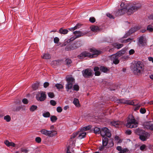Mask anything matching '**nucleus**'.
I'll use <instances>...</instances> for the list:
<instances>
[{"mask_svg":"<svg viewBox=\"0 0 153 153\" xmlns=\"http://www.w3.org/2000/svg\"><path fill=\"white\" fill-rule=\"evenodd\" d=\"M51 120L53 122H54L57 120V117L55 116H52L51 117Z\"/></svg>","mask_w":153,"mask_h":153,"instance_id":"nucleus-37","label":"nucleus"},{"mask_svg":"<svg viewBox=\"0 0 153 153\" xmlns=\"http://www.w3.org/2000/svg\"><path fill=\"white\" fill-rule=\"evenodd\" d=\"M55 87L59 90L63 88V86L62 84L59 83L56 84L55 85Z\"/></svg>","mask_w":153,"mask_h":153,"instance_id":"nucleus-34","label":"nucleus"},{"mask_svg":"<svg viewBox=\"0 0 153 153\" xmlns=\"http://www.w3.org/2000/svg\"><path fill=\"white\" fill-rule=\"evenodd\" d=\"M107 16L109 17L110 19H113V16L109 13H108L107 14Z\"/></svg>","mask_w":153,"mask_h":153,"instance_id":"nucleus-61","label":"nucleus"},{"mask_svg":"<svg viewBox=\"0 0 153 153\" xmlns=\"http://www.w3.org/2000/svg\"><path fill=\"white\" fill-rule=\"evenodd\" d=\"M84 35V34L82 33H80L79 34H78L77 35H76L75 36L72 37L70 39L71 40H73L75 39L80 37L81 36H83Z\"/></svg>","mask_w":153,"mask_h":153,"instance_id":"nucleus-28","label":"nucleus"},{"mask_svg":"<svg viewBox=\"0 0 153 153\" xmlns=\"http://www.w3.org/2000/svg\"><path fill=\"white\" fill-rule=\"evenodd\" d=\"M117 102L118 103L126 104L129 105H134V102L133 101L126 100L124 99H117Z\"/></svg>","mask_w":153,"mask_h":153,"instance_id":"nucleus-12","label":"nucleus"},{"mask_svg":"<svg viewBox=\"0 0 153 153\" xmlns=\"http://www.w3.org/2000/svg\"><path fill=\"white\" fill-rule=\"evenodd\" d=\"M28 151L25 149L22 148L20 149V153L24 152V153H27Z\"/></svg>","mask_w":153,"mask_h":153,"instance_id":"nucleus-44","label":"nucleus"},{"mask_svg":"<svg viewBox=\"0 0 153 153\" xmlns=\"http://www.w3.org/2000/svg\"><path fill=\"white\" fill-rule=\"evenodd\" d=\"M22 102L24 104H27L28 103V101L27 99L24 98L22 100Z\"/></svg>","mask_w":153,"mask_h":153,"instance_id":"nucleus-56","label":"nucleus"},{"mask_svg":"<svg viewBox=\"0 0 153 153\" xmlns=\"http://www.w3.org/2000/svg\"><path fill=\"white\" fill-rule=\"evenodd\" d=\"M138 125V122L135 119L134 117L132 115H129L126 124V127L130 128H135Z\"/></svg>","mask_w":153,"mask_h":153,"instance_id":"nucleus-3","label":"nucleus"},{"mask_svg":"<svg viewBox=\"0 0 153 153\" xmlns=\"http://www.w3.org/2000/svg\"><path fill=\"white\" fill-rule=\"evenodd\" d=\"M144 38L143 36H141L139 38L138 44L140 46H143L145 45V43L143 42Z\"/></svg>","mask_w":153,"mask_h":153,"instance_id":"nucleus-17","label":"nucleus"},{"mask_svg":"<svg viewBox=\"0 0 153 153\" xmlns=\"http://www.w3.org/2000/svg\"><path fill=\"white\" fill-rule=\"evenodd\" d=\"M91 126L89 125L87 126H85L81 128L80 129V130L81 131L84 132L85 131L89 130L91 128Z\"/></svg>","mask_w":153,"mask_h":153,"instance_id":"nucleus-26","label":"nucleus"},{"mask_svg":"<svg viewBox=\"0 0 153 153\" xmlns=\"http://www.w3.org/2000/svg\"><path fill=\"white\" fill-rule=\"evenodd\" d=\"M101 135L102 137L106 136L110 137L111 136L110 131L106 127H103L101 129Z\"/></svg>","mask_w":153,"mask_h":153,"instance_id":"nucleus-9","label":"nucleus"},{"mask_svg":"<svg viewBox=\"0 0 153 153\" xmlns=\"http://www.w3.org/2000/svg\"><path fill=\"white\" fill-rule=\"evenodd\" d=\"M59 41V39L57 37H55L54 39V42L55 43H57Z\"/></svg>","mask_w":153,"mask_h":153,"instance_id":"nucleus-55","label":"nucleus"},{"mask_svg":"<svg viewBox=\"0 0 153 153\" xmlns=\"http://www.w3.org/2000/svg\"><path fill=\"white\" fill-rule=\"evenodd\" d=\"M35 141L36 142L39 143L41 142V139L39 137H37L36 138Z\"/></svg>","mask_w":153,"mask_h":153,"instance_id":"nucleus-51","label":"nucleus"},{"mask_svg":"<svg viewBox=\"0 0 153 153\" xmlns=\"http://www.w3.org/2000/svg\"><path fill=\"white\" fill-rule=\"evenodd\" d=\"M90 51L91 52L92 54L86 51L83 52L78 56V58L82 59L87 57H93L94 56V55L99 54L102 52L101 51L97 50L95 48L90 49Z\"/></svg>","mask_w":153,"mask_h":153,"instance_id":"nucleus-2","label":"nucleus"},{"mask_svg":"<svg viewBox=\"0 0 153 153\" xmlns=\"http://www.w3.org/2000/svg\"><path fill=\"white\" fill-rule=\"evenodd\" d=\"M86 135V133L85 132L81 131V130L79 131H78V136L77 138L79 139H82L85 137Z\"/></svg>","mask_w":153,"mask_h":153,"instance_id":"nucleus-16","label":"nucleus"},{"mask_svg":"<svg viewBox=\"0 0 153 153\" xmlns=\"http://www.w3.org/2000/svg\"><path fill=\"white\" fill-rule=\"evenodd\" d=\"M80 27V25L79 24H78L76 25L74 27L71 28L69 29V30L74 31L76 29Z\"/></svg>","mask_w":153,"mask_h":153,"instance_id":"nucleus-30","label":"nucleus"},{"mask_svg":"<svg viewBox=\"0 0 153 153\" xmlns=\"http://www.w3.org/2000/svg\"><path fill=\"white\" fill-rule=\"evenodd\" d=\"M73 45L75 49L79 47L81 45V42L80 41H77L74 44H73Z\"/></svg>","mask_w":153,"mask_h":153,"instance_id":"nucleus-21","label":"nucleus"},{"mask_svg":"<svg viewBox=\"0 0 153 153\" xmlns=\"http://www.w3.org/2000/svg\"><path fill=\"white\" fill-rule=\"evenodd\" d=\"M39 87V84L38 83H34L32 85V88L33 90H36Z\"/></svg>","mask_w":153,"mask_h":153,"instance_id":"nucleus-38","label":"nucleus"},{"mask_svg":"<svg viewBox=\"0 0 153 153\" xmlns=\"http://www.w3.org/2000/svg\"><path fill=\"white\" fill-rule=\"evenodd\" d=\"M141 7L140 4L135 2H131L128 4L125 7L118 10L117 13L118 16H121L126 13L128 15H129L137 10Z\"/></svg>","mask_w":153,"mask_h":153,"instance_id":"nucleus-1","label":"nucleus"},{"mask_svg":"<svg viewBox=\"0 0 153 153\" xmlns=\"http://www.w3.org/2000/svg\"><path fill=\"white\" fill-rule=\"evenodd\" d=\"M116 149L120 152H121L122 150V147L121 146H117L116 148Z\"/></svg>","mask_w":153,"mask_h":153,"instance_id":"nucleus-58","label":"nucleus"},{"mask_svg":"<svg viewBox=\"0 0 153 153\" xmlns=\"http://www.w3.org/2000/svg\"><path fill=\"white\" fill-rule=\"evenodd\" d=\"M134 52V51L133 49H131L129 51V53L130 55H132L133 54Z\"/></svg>","mask_w":153,"mask_h":153,"instance_id":"nucleus-60","label":"nucleus"},{"mask_svg":"<svg viewBox=\"0 0 153 153\" xmlns=\"http://www.w3.org/2000/svg\"><path fill=\"white\" fill-rule=\"evenodd\" d=\"M66 62L67 65L69 66L72 62L71 60L69 59H66Z\"/></svg>","mask_w":153,"mask_h":153,"instance_id":"nucleus-53","label":"nucleus"},{"mask_svg":"<svg viewBox=\"0 0 153 153\" xmlns=\"http://www.w3.org/2000/svg\"><path fill=\"white\" fill-rule=\"evenodd\" d=\"M140 28V26H136L131 28L129 31L126 33L125 35L124 36V38H126L128 36L130 35L132 33H134Z\"/></svg>","mask_w":153,"mask_h":153,"instance_id":"nucleus-11","label":"nucleus"},{"mask_svg":"<svg viewBox=\"0 0 153 153\" xmlns=\"http://www.w3.org/2000/svg\"><path fill=\"white\" fill-rule=\"evenodd\" d=\"M135 133L139 136V138L143 141H146L150 136L149 134L139 128L135 130Z\"/></svg>","mask_w":153,"mask_h":153,"instance_id":"nucleus-5","label":"nucleus"},{"mask_svg":"<svg viewBox=\"0 0 153 153\" xmlns=\"http://www.w3.org/2000/svg\"><path fill=\"white\" fill-rule=\"evenodd\" d=\"M133 105H135V106L134 108V110L136 111L138 110L140 107V105L139 104H137L136 105H135L134 104Z\"/></svg>","mask_w":153,"mask_h":153,"instance_id":"nucleus-40","label":"nucleus"},{"mask_svg":"<svg viewBox=\"0 0 153 153\" xmlns=\"http://www.w3.org/2000/svg\"><path fill=\"white\" fill-rule=\"evenodd\" d=\"M68 32V30L67 29L61 28L59 30V33L61 34H65L67 33Z\"/></svg>","mask_w":153,"mask_h":153,"instance_id":"nucleus-29","label":"nucleus"},{"mask_svg":"<svg viewBox=\"0 0 153 153\" xmlns=\"http://www.w3.org/2000/svg\"><path fill=\"white\" fill-rule=\"evenodd\" d=\"M108 139L107 137H103L102 139V144L103 146H106L107 145Z\"/></svg>","mask_w":153,"mask_h":153,"instance_id":"nucleus-19","label":"nucleus"},{"mask_svg":"<svg viewBox=\"0 0 153 153\" xmlns=\"http://www.w3.org/2000/svg\"><path fill=\"white\" fill-rule=\"evenodd\" d=\"M119 153H130V152L128 149L124 148L121 151L119 152Z\"/></svg>","mask_w":153,"mask_h":153,"instance_id":"nucleus-35","label":"nucleus"},{"mask_svg":"<svg viewBox=\"0 0 153 153\" xmlns=\"http://www.w3.org/2000/svg\"><path fill=\"white\" fill-rule=\"evenodd\" d=\"M50 103L51 105L53 106H55L56 103V102L55 100H50Z\"/></svg>","mask_w":153,"mask_h":153,"instance_id":"nucleus-50","label":"nucleus"},{"mask_svg":"<svg viewBox=\"0 0 153 153\" xmlns=\"http://www.w3.org/2000/svg\"><path fill=\"white\" fill-rule=\"evenodd\" d=\"M147 30H148L150 32H152L153 30L152 27L150 25H148L147 27Z\"/></svg>","mask_w":153,"mask_h":153,"instance_id":"nucleus-45","label":"nucleus"},{"mask_svg":"<svg viewBox=\"0 0 153 153\" xmlns=\"http://www.w3.org/2000/svg\"><path fill=\"white\" fill-rule=\"evenodd\" d=\"M95 76H99L100 75V72L99 71H95Z\"/></svg>","mask_w":153,"mask_h":153,"instance_id":"nucleus-63","label":"nucleus"},{"mask_svg":"<svg viewBox=\"0 0 153 153\" xmlns=\"http://www.w3.org/2000/svg\"><path fill=\"white\" fill-rule=\"evenodd\" d=\"M48 97L51 98H53L54 96V93L53 92H49L48 93Z\"/></svg>","mask_w":153,"mask_h":153,"instance_id":"nucleus-46","label":"nucleus"},{"mask_svg":"<svg viewBox=\"0 0 153 153\" xmlns=\"http://www.w3.org/2000/svg\"><path fill=\"white\" fill-rule=\"evenodd\" d=\"M74 90L76 91H78L79 89V85L77 84H75L73 86Z\"/></svg>","mask_w":153,"mask_h":153,"instance_id":"nucleus-42","label":"nucleus"},{"mask_svg":"<svg viewBox=\"0 0 153 153\" xmlns=\"http://www.w3.org/2000/svg\"><path fill=\"white\" fill-rule=\"evenodd\" d=\"M4 143L5 144L8 146H12L13 147H15V144L12 142H10L7 140H5Z\"/></svg>","mask_w":153,"mask_h":153,"instance_id":"nucleus-18","label":"nucleus"},{"mask_svg":"<svg viewBox=\"0 0 153 153\" xmlns=\"http://www.w3.org/2000/svg\"><path fill=\"white\" fill-rule=\"evenodd\" d=\"M114 141L118 143H120L122 142V140L120 139L119 137L118 136H116L115 137Z\"/></svg>","mask_w":153,"mask_h":153,"instance_id":"nucleus-31","label":"nucleus"},{"mask_svg":"<svg viewBox=\"0 0 153 153\" xmlns=\"http://www.w3.org/2000/svg\"><path fill=\"white\" fill-rule=\"evenodd\" d=\"M91 30L94 32H97L99 30V27L96 26H91L90 27Z\"/></svg>","mask_w":153,"mask_h":153,"instance_id":"nucleus-20","label":"nucleus"},{"mask_svg":"<svg viewBox=\"0 0 153 153\" xmlns=\"http://www.w3.org/2000/svg\"><path fill=\"white\" fill-rule=\"evenodd\" d=\"M40 132L42 134L47 136L49 137H52L57 134L56 131L53 130L49 131L43 129H41Z\"/></svg>","mask_w":153,"mask_h":153,"instance_id":"nucleus-6","label":"nucleus"},{"mask_svg":"<svg viewBox=\"0 0 153 153\" xmlns=\"http://www.w3.org/2000/svg\"><path fill=\"white\" fill-rule=\"evenodd\" d=\"M133 39L132 38H128L126 40L123 41L122 42L123 43H127L129 42H130L131 40H132Z\"/></svg>","mask_w":153,"mask_h":153,"instance_id":"nucleus-52","label":"nucleus"},{"mask_svg":"<svg viewBox=\"0 0 153 153\" xmlns=\"http://www.w3.org/2000/svg\"><path fill=\"white\" fill-rule=\"evenodd\" d=\"M146 146L144 144H143L140 146V148L141 150L143 151L146 149Z\"/></svg>","mask_w":153,"mask_h":153,"instance_id":"nucleus-48","label":"nucleus"},{"mask_svg":"<svg viewBox=\"0 0 153 153\" xmlns=\"http://www.w3.org/2000/svg\"><path fill=\"white\" fill-rule=\"evenodd\" d=\"M73 103L77 107H78L79 105V102L78 100L76 98H74L73 102Z\"/></svg>","mask_w":153,"mask_h":153,"instance_id":"nucleus-32","label":"nucleus"},{"mask_svg":"<svg viewBox=\"0 0 153 153\" xmlns=\"http://www.w3.org/2000/svg\"><path fill=\"white\" fill-rule=\"evenodd\" d=\"M67 84L66 85V89L67 91L71 89L73 87V84L75 82L74 79L72 77H68L66 78Z\"/></svg>","mask_w":153,"mask_h":153,"instance_id":"nucleus-7","label":"nucleus"},{"mask_svg":"<svg viewBox=\"0 0 153 153\" xmlns=\"http://www.w3.org/2000/svg\"><path fill=\"white\" fill-rule=\"evenodd\" d=\"M42 115L45 117H49L50 116V114L48 111H45L43 113Z\"/></svg>","mask_w":153,"mask_h":153,"instance_id":"nucleus-33","label":"nucleus"},{"mask_svg":"<svg viewBox=\"0 0 153 153\" xmlns=\"http://www.w3.org/2000/svg\"><path fill=\"white\" fill-rule=\"evenodd\" d=\"M4 119L6 120L7 122H9L10 121L11 118L9 115H7L4 117Z\"/></svg>","mask_w":153,"mask_h":153,"instance_id":"nucleus-39","label":"nucleus"},{"mask_svg":"<svg viewBox=\"0 0 153 153\" xmlns=\"http://www.w3.org/2000/svg\"><path fill=\"white\" fill-rule=\"evenodd\" d=\"M144 128L145 129L153 131V124H152L150 121L146 122L144 124Z\"/></svg>","mask_w":153,"mask_h":153,"instance_id":"nucleus-13","label":"nucleus"},{"mask_svg":"<svg viewBox=\"0 0 153 153\" xmlns=\"http://www.w3.org/2000/svg\"><path fill=\"white\" fill-rule=\"evenodd\" d=\"M56 111L60 113L62 111V109L61 107H58L56 108Z\"/></svg>","mask_w":153,"mask_h":153,"instance_id":"nucleus-54","label":"nucleus"},{"mask_svg":"<svg viewBox=\"0 0 153 153\" xmlns=\"http://www.w3.org/2000/svg\"><path fill=\"white\" fill-rule=\"evenodd\" d=\"M144 70V65L142 62H137L133 68V72L135 75H139Z\"/></svg>","mask_w":153,"mask_h":153,"instance_id":"nucleus-4","label":"nucleus"},{"mask_svg":"<svg viewBox=\"0 0 153 153\" xmlns=\"http://www.w3.org/2000/svg\"><path fill=\"white\" fill-rule=\"evenodd\" d=\"M78 135V132L73 133L71 136V139H72L76 137Z\"/></svg>","mask_w":153,"mask_h":153,"instance_id":"nucleus-43","label":"nucleus"},{"mask_svg":"<svg viewBox=\"0 0 153 153\" xmlns=\"http://www.w3.org/2000/svg\"><path fill=\"white\" fill-rule=\"evenodd\" d=\"M81 33L82 32L81 31H75L73 32L76 35L79 34L80 33Z\"/></svg>","mask_w":153,"mask_h":153,"instance_id":"nucleus-62","label":"nucleus"},{"mask_svg":"<svg viewBox=\"0 0 153 153\" xmlns=\"http://www.w3.org/2000/svg\"><path fill=\"white\" fill-rule=\"evenodd\" d=\"M46 95L45 92H39L36 96V99L40 101H44L46 98Z\"/></svg>","mask_w":153,"mask_h":153,"instance_id":"nucleus-10","label":"nucleus"},{"mask_svg":"<svg viewBox=\"0 0 153 153\" xmlns=\"http://www.w3.org/2000/svg\"><path fill=\"white\" fill-rule=\"evenodd\" d=\"M42 58L45 59H49L51 58V56L48 53H43L42 56Z\"/></svg>","mask_w":153,"mask_h":153,"instance_id":"nucleus-24","label":"nucleus"},{"mask_svg":"<svg viewBox=\"0 0 153 153\" xmlns=\"http://www.w3.org/2000/svg\"><path fill=\"white\" fill-rule=\"evenodd\" d=\"M140 111L141 113L144 114L146 113V110L144 108H141Z\"/></svg>","mask_w":153,"mask_h":153,"instance_id":"nucleus-47","label":"nucleus"},{"mask_svg":"<svg viewBox=\"0 0 153 153\" xmlns=\"http://www.w3.org/2000/svg\"><path fill=\"white\" fill-rule=\"evenodd\" d=\"M119 57L117 56L114 55H112L111 56V59L113 62V63L115 64H117L119 62V60L118 59Z\"/></svg>","mask_w":153,"mask_h":153,"instance_id":"nucleus-15","label":"nucleus"},{"mask_svg":"<svg viewBox=\"0 0 153 153\" xmlns=\"http://www.w3.org/2000/svg\"><path fill=\"white\" fill-rule=\"evenodd\" d=\"M111 124L115 127H118V125L119 124V123L118 122L114 121L111 123Z\"/></svg>","mask_w":153,"mask_h":153,"instance_id":"nucleus-41","label":"nucleus"},{"mask_svg":"<svg viewBox=\"0 0 153 153\" xmlns=\"http://www.w3.org/2000/svg\"><path fill=\"white\" fill-rule=\"evenodd\" d=\"M94 133L96 134H101V130L100 129L96 127H95L94 129Z\"/></svg>","mask_w":153,"mask_h":153,"instance_id":"nucleus-27","label":"nucleus"},{"mask_svg":"<svg viewBox=\"0 0 153 153\" xmlns=\"http://www.w3.org/2000/svg\"><path fill=\"white\" fill-rule=\"evenodd\" d=\"M100 69L101 71L104 73H106L109 70L107 68L103 66H101L100 67Z\"/></svg>","mask_w":153,"mask_h":153,"instance_id":"nucleus-23","label":"nucleus"},{"mask_svg":"<svg viewBox=\"0 0 153 153\" xmlns=\"http://www.w3.org/2000/svg\"><path fill=\"white\" fill-rule=\"evenodd\" d=\"M125 53V51L122 49L121 51H119L114 55H116V56H117V57H119L122 56L123 54H124Z\"/></svg>","mask_w":153,"mask_h":153,"instance_id":"nucleus-22","label":"nucleus"},{"mask_svg":"<svg viewBox=\"0 0 153 153\" xmlns=\"http://www.w3.org/2000/svg\"><path fill=\"white\" fill-rule=\"evenodd\" d=\"M113 46L115 48L119 49L123 46V45L118 43H115L113 44Z\"/></svg>","mask_w":153,"mask_h":153,"instance_id":"nucleus-25","label":"nucleus"},{"mask_svg":"<svg viewBox=\"0 0 153 153\" xmlns=\"http://www.w3.org/2000/svg\"><path fill=\"white\" fill-rule=\"evenodd\" d=\"M125 133L128 135H130L131 133V131L129 129H128L126 131Z\"/></svg>","mask_w":153,"mask_h":153,"instance_id":"nucleus-57","label":"nucleus"},{"mask_svg":"<svg viewBox=\"0 0 153 153\" xmlns=\"http://www.w3.org/2000/svg\"><path fill=\"white\" fill-rule=\"evenodd\" d=\"M37 107L36 105H32L30 108V110L31 112H33L36 110Z\"/></svg>","mask_w":153,"mask_h":153,"instance_id":"nucleus-36","label":"nucleus"},{"mask_svg":"<svg viewBox=\"0 0 153 153\" xmlns=\"http://www.w3.org/2000/svg\"><path fill=\"white\" fill-rule=\"evenodd\" d=\"M49 85V83L47 82H45L44 84V88H46Z\"/></svg>","mask_w":153,"mask_h":153,"instance_id":"nucleus-59","label":"nucleus"},{"mask_svg":"<svg viewBox=\"0 0 153 153\" xmlns=\"http://www.w3.org/2000/svg\"><path fill=\"white\" fill-rule=\"evenodd\" d=\"M66 46L65 48V50L66 51H70L75 50L73 44L71 45L70 44H68V45H67V43L65 42L62 45V46Z\"/></svg>","mask_w":153,"mask_h":153,"instance_id":"nucleus-14","label":"nucleus"},{"mask_svg":"<svg viewBox=\"0 0 153 153\" xmlns=\"http://www.w3.org/2000/svg\"><path fill=\"white\" fill-rule=\"evenodd\" d=\"M148 18L149 19H153V14L150 15Z\"/></svg>","mask_w":153,"mask_h":153,"instance_id":"nucleus-64","label":"nucleus"},{"mask_svg":"<svg viewBox=\"0 0 153 153\" xmlns=\"http://www.w3.org/2000/svg\"><path fill=\"white\" fill-rule=\"evenodd\" d=\"M83 76L85 78H89L93 75L94 72L90 68H87L82 71Z\"/></svg>","mask_w":153,"mask_h":153,"instance_id":"nucleus-8","label":"nucleus"},{"mask_svg":"<svg viewBox=\"0 0 153 153\" xmlns=\"http://www.w3.org/2000/svg\"><path fill=\"white\" fill-rule=\"evenodd\" d=\"M89 20L90 22L93 23L96 20L95 18L93 17L90 18Z\"/></svg>","mask_w":153,"mask_h":153,"instance_id":"nucleus-49","label":"nucleus"}]
</instances>
